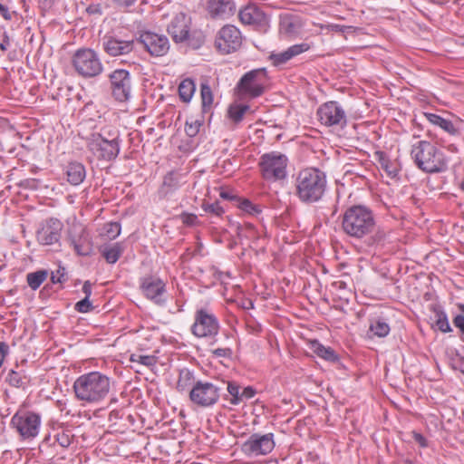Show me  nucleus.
Returning <instances> with one entry per match:
<instances>
[{"mask_svg":"<svg viewBox=\"0 0 464 464\" xmlns=\"http://www.w3.org/2000/svg\"><path fill=\"white\" fill-rule=\"evenodd\" d=\"M266 82L267 75L265 68L256 69L246 72L237 85L239 98L245 96L251 98L261 96L265 92Z\"/></svg>","mask_w":464,"mask_h":464,"instance_id":"nucleus-9","label":"nucleus"},{"mask_svg":"<svg viewBox=\"0 0 464 464\" xmlns=\"http://www.w3.org/2000/svg\"><path fill=\"white\" fill-rule=\"evenodd\" d=\"M140 288L147 298L153 300L156 304L161 302V295L165 292V285L160 278L155 276L142 278Z\"/></svg>","mask_w":464,"mask_h":464,"instance_id":"nucleus-20","label":"nucleus"},{"mask_svg":"<svg viewBox=\"0 0 464 464\" xmlns=\"http://www.w3.org/2000/svg\"><path fill=\"white\" fill-rule=\"evenodd\" d=\"M208 9L213 18H227L235 12V5L231 0H208Z\"/></svg>","mask_w":464,"mask_h":464,"instance_id":"nucleus-23","label":"nucleus"},{"mask_svg":"<svg viewBox=\"0 0 464 464\" xmlns=\"http://www.w3.org/2000/svg\"><path fill=\"white\" fill-rule=\"evenodd\" d=\"M110 389V378L100 372L82 374L73 383L76 399L89 404L102 401L109 394Z\"/></svg>","mask_w":464,"mask_h":464,"instance_id":"nucleus-3","label":"nucleus"},{"mask_svg":"<svg viewBox=\"0 0 464 464\" xmlns=\"http://www.w3.org/2000/svg\"><path fill=\"white\" fill-rule=\"evenodd\" d=\"M286 166V156L276 151L264 154L259 161L262 176L266 180L276 181L285 179Z\"/></svg>","mask_w":464,"mask_h":464,"instance_id":"nucleus-10","label":"nucleus"},{"mask_svg":"<svg viewBox=\"0 0 464 464\" xmlns=\"http://www.w3.org/2000/svg\"><path fill=\"white\" fill-rule=\"evenodd\" d=\"M67 179L72 185H79L85 179V168L82 163L72 162L67 167Z\"/></svg>","mask_w":464,"mask_h":464,"instance_id":"nucleus-26","label":"nucleus"},{"mask_svg":"<svg viewBox=\"0 0 464 464\" xmlns=\"http://www.w3.org/2000/svg\"><path fill=\"white\" fill-rule=\"evenodd\" d=\"M65 269L63 267H59L56 272L52 273L51 280L53 283H62L64 279Z\"/></svg>","mask_w":464,"mask_h":464,"instance_id":"nucleus-50","label":"nucleus"},{"mask_svg":"<svg viewBox=\"0 0 464 464\" xmlns=\"http://www.w3.org/2000/svg\"><path fill=\"white\" fill-rule=\"evenodd\" d=\"M390 333V326L389 324L382 321V320H380V319H377V320H373L371 322V324H370V327H369V331H368V335L370 337H385L386 335H388Z\"/></svg>","mask_w":464,"mask_h":464,"instance_id":"nucleus-29","label":"nucleus"},{"mask_svg":"<svg viewBox=\"0 0 464 464\" xmlns=\"http://www.w3.org/2000/svg\"><path fill=\"white\" fill-rule=\"evenodd\" d=\"M316 115L320 123L326 127L343 128L347 123L344 109L334 101L326 102L320 105Z\"/></svg>","mask_w":464,"mask_h":464,"instance_id":"nucleus-12","label":"nucleus"},{"mask_svg":"<svg viewBox=\"0 0 464 464\" xmlns=\"http://www.w3.org/2000/svg\"><path fill=\"white\" fill-rule=\"evenodd\" d=\"M121 234V225L118 222L106 223L101 231V236L105 239H115Z\"/></svg>","mask_w":464,"mask_h":464,"instance_id":"nucleus-33","label":"nucleus"},{"mask_svg":"<svg viewBox=\"0 0 464 464\" xmlns=\"http://www.w3.org/2000/svg\"><path fill=\"white\" fill-rule=\"evenodd\" d=\"M223 389L218 381H197L189 391V400L197 406L209 407L218 401Z\"/></svg>","mask_w":464,"mask_h":464,"instance_id":"nucleus-8","label":"nucleus"},{"mask_svg":"<svg viewBox=\"0 0 464 464\" xmlns=\"http://www.w3.org/2000/svg\"><path fill=\"white\" fill-rule=\"evenodd\" d=\"M255 394H256V391L252 387H250V386L245 387L242 391L240 390V396H239L240 402L253 398L255 396Z\"/></svg>","mask_w":464,"mask_h":464,"instance_id":"nucleus-49","label":"nucleus"},{"mask_svg":"<svg viewBox=\"0 0 464 464\" xmlns=\"http://www.w3.org/2000/svg\"><path fill=\"white\" fill-rule=\"evenodd\" d=\"M249 110L250 107L246 104H232L228 109V115L235 122H239Z\"/></svg>","mask_w":464,"mask_h":464,"instance_id":"nucleus-36","label":"nucleus"},{"mask_svg":"<svg viewBox=\"0 0 464 464\" xmlns=\"http://www.w3.org/2000/svg\"><path fill=\"white\" fill-rule=\"evenodd\" d=\"M140 42L152 56H163L169 49V43L165 35L152 32H144L140 36Z\"/></svg>","mask_w":464,"mask_h":464,"instance_id":"nucleus-17","label":"nucleus"},{"mask_svg":"<svg viewBox=\"0 0 464 464\" xmlns=\"http://www.w3.org/2000/svg\"><path fill=\"white\" fill-rule=\"evenodd\" d=\"M303 24L299 16L291 14H285L280 16V34L293 37L298 35L302 31Z\"/></svg>","mask_w":464,"mask_h":464,"instance_id":"nucleus-22","label":"nucleus"},{"mask_svg":"<svg viewBox=\"0 0 464 464\" xmlns=\"http://www.w3.org/2000/svg\"><path fill=\"white\" fill-rule=\"evenodd\" d=\"M246 227H247V228H249L250 230H253V229H254V227H253L252 225H250V224H248Z\"/></svg>","mask_w":464,"mask_h":464,"instance_id":"nucleus-63","label":"nucleus"},{"mask_svg":"<svg viewBox=\"0 0 464 464\" xmlns=\"http://www.w3.org/2000/svg\"><path fill=\"white\" fill-rule=\"evenodd\" d=\"M196 90L194 82L191 79L183 80L179 86V94L180 99L188 102L191 100Z\"/></svg>","mask_w":464,"mask_h":464,"instance_id":"nucleus-30","label":"nucleus"},{"mask_svg":"<svg viewBox=\"0 0 464 464\" xmlns=\"http://www.w3.org/2000/svg\"><path fill=\"white\" fill-rule=\"evenodd\" d=\"M310 349L317 356L326 361L334 362L337 359V356L332 348L324 346L316 340H314L310 343Z\"/></svg>","mask_w":464,"mask_h":464,"instance_id":"nucleus-28","label":"nucleus"},{"mask_svg":"<svg viewBox=\"0 0 464 464\" xmlns=\"http://www.w3.org/2000/svg\"><path fill=\"white\" fill-rule=\"evenodd\" d=\"M14 40L13 38L8 34L7 32H4L2 34L1 39H0V50L2 52H7L13 47Z\"/></svg>","mask_w":464,"mask_h":464,"instance_id":"nucleus-43","label":"nucleus"},{"mask_svg":"<svg viewBox=\"0 0 464 464\" xmlns=\"http://www.w3.org/2000/svg\"><path fill=\"white\" fill-rule=\"evenodd\" d=\"M220 384L227 385V391L230 396V398L228 399L230 403L233 405L239 404L240 403L239 396H240L241 387L235 382H219V385Z\"/></svg>","mask_w":464,"mask_h":464,"instance_id":"nucleus-35","label":"nucleus"},{"mask_svg":"<svg viewBox=\"0 0 464 464\" xmlns=\"http://www.w3.org/2000/svg\"><path fill=\"white\" fill-rule=\"evenodd\" d=\"M136 0H113V2L120 7H128L134 4Z\"/></svg>","mask_w":464,"mask_h":464,"instance_id":"nucleus-56","label":"nucleus"},{"mask_svg":"<svg viewBox=\"0 0 464 464\" xmlns=\"http://www.w3.org/2000/svg\"><path fill=\"white\" fill-rule=\"evenodd\" d=\"M413 438L415 441L418 442L421 447L427 446L426 439L421 434L414 432Z\"/></svg>","mask_w":464,"mask_h":464,"instance_id":"nucleus-57","label":"nucleus"},{"mask_svg":"<svg viewBox=\"0 0 464 464\" xmlns=\"http://www.w3.org/2000/svg\"><path fill=\"white\" fill-rule=\"evenodd\" d=\"M133 48V40H121L115 37H108L103 42V49L111 56L128 54Z\"/></svg>","mask_w":464,"mask_h":464,"instance_id":"nucleus-21","label":"nucleus"},{"mask_svg":"<svg viewBox=\"0 0 464 464\" xmlns=\"http://www.w3.org/2000/svg\"><path fill=\"white\" fill-rule=\"evenodd\" d=\"M6 381L14 387H20L23 384L21 374L13 370L7 374Z\"/></svg>","mask_w":464,"mask_h":464,"instance_id":"nucleus-44","label":"nucleus"},{"mask_svg":"<svg viewBox=\"0 0 464 464\" xmlns=\"http://www.w3.org/2000/svg\"><path fill=\"white\" fill-rule=\"evenodd\" d=\"M21 185L24 187L36 188V180L35 179H25L21 182Z\"/></svg>","mask_w":464,"mask_h":464,"instance_id":"nucleus-59","label":"nucleus"},{"mask_svg":"<svg viewBox=\"0 0 464 464\" xmlns=\"http://www.w3.org/2000/svg\"><path fill=\"white\" fill-rule=\"evenodd\" d=\"M411 155L417 167L427 173L441 172L447 169L444 154L430 141L420 140L413 144Z\"/></svg>","mask_w":464,"mask_h":464,"instance_id":"nucleus-5","label":"nucleus"},{"mask_svg":"<svg viewBox=\"0 0 464 464\" xmlns=\"http://www.w3.org/2000/svg\"><path fill=\"white\" fill-rule=\"evenodd\" d=\"M275 448L273 433L252 434L242 445V450L248 455H266Z\"/></svg>","mask_w":464,"mask_h":464,"instance_id":"nucleus-15","label":"nucleus"},{"mask_svg":"<svg viewBox=\"0 0 464 464\" xmlns=\"http://www.w3.org/2000/svg\"><path fill=\"white\" fill-rule=\"evenodd\" d=\"M82 292L85 295L84 298L89 299L92 295V284L90 281H85L82 285Z\"/></svg>","mask_w":464,"mask_h":464,"instance_id":"nucleus-55","label":"nucleus"},{"mask_svg":"<svg viewBox=\"0 0 464 464\" xmlns=\"http://www.w3.org/2000/svg\"><path fill=\"white\" fill-rule=\"evenodd\" d=\"M310 48L307 44H300L290 46L287 50L271 53L269 56L270 61L276 66L282 65L291 60L293 57L307 51Z\"/></svg>","mask_w":464,"mask_h":464,"instance_id":"nucleus-24","label":"nucleus"},{"mask_svg":"<svg viewBox=\"0 0 464 464\" xmlns=\"http://www.w3.org/2000/svg\"><path fill=\"white\" fill-rule=\"evenodd\" d=\"M203 208L206 212L212 213L216 216H221L224 213V209L219 205L218 202H214L211 204H204Z\"/></svg>","mask_w":464,"mask_h":464,"instance_id":"nucleus-45","label":"nucleus"},{"mask_svg":"<svg viewBox=\"0 0 464 464\" xmlns=\"http://www.w3.org/2000/svg\"><path fill=\"white\" fill-rule=\"evenodd\" d=\"M57 443L63 448L70 446L72 439V435L70 431L62 430L55 435Z\"/></svg>","mask_w":464,"mask_h":464,"instance_id":"nucleus-42","label":"nucleus"},{"mask_svg":"<svg viewBox=\"0 0 464 464\" xmlns=\"http://www.w3.org/2000/svg\"><path fill=\"white\" fill-rule=\"evenodd\" d=\"M111 93L119 102H126L131 94V78L128 71L119 69L110 75Z\"/></svg>","mask_w":464,"mask_h":464,"instance_id":"nucleus-14","label":"nucleus"},{"mask_svg":"<svg viewBox=\"0 0 464 464\" xmlns=\"http://www.w3.org/2000/svg\"><path fill=\"white\" fill-rule=\"evenodd\" d=\"M436 322L435 324L442 333H448L451 331L450 325L449 324L447 315L442 311L436 312Z\"/></svg>","mask_w":464,"mask_h":464,"instance_id":"nucleus-40","label":"nucleus"},{"mask_svg":"<svg viewBox=\"0 0 464 464\" xmlns=\"http://www.w3.org/2000/svg\"><path fill=\"white\" fill-rule=\"evenodd\" d=\"M380 166L382 169L385 170V172L388 174V176L394 178L397 176L398 169L397 166L392 163L389 159L381 157L380 158Z\"/></svg>","mask_w":464,"mask_h":464,"instance_id":"nucleus-41","label":"nucleus"},{"mask_svg":"<svg viewBox=\"0 0 464 464\" xmlns=\"http://www.w3.org/2000/svg\"><path fill=\"white\" fill-rule=\"evenodd\" d=\"M46 278L47 272L45 270L29 273L26 276L27 284L33 290H36Z\"/></svg>","mask_w":464,"mask_h":464,"instance_id":"nucleus-32","label":"nucleus"},{"mask_svg":"<svg viewBox=\"0 0 464 464\" xmlns=\"http://www.w3.org/2000/svg\"><path fill=\"white\" fill-rule=\"evenodd\" d=\"M197 220V216L188 214L183 217V222L187 225H193Z\"/></svg>","mask_w":464,"mask_h":464,"instance_id":"nucleus-58","label":"nucleus"},{"mask_svg":"<svg viewBox=\"0 0 464 464\" xmlns=\"http://www.w3.org/2000/svg\"><path fill=\"white\" fill-rule=\"evenodd\" d=\"M69 240L79 256H89L92 243L89 233L82 225H73L69 230Z\"/></svg>","mask_w":464,"mask_h":464,"instance_id":"nucleus-16","label":"nucleus"},{"mask_svg":"<svg viewBox=\"0 0 464 464\" xmlns=\"http://www.w3.org/2000/svg\"><path fill=\"white\" fill-rule=\"evenodd\" d=\"M462 372L464 373V369L462 370Z\"/></svg>","mask_w":464,"mask_h":464,"instance_id":"nucleus-64","label":"nucleus"},{"mask_svg":"<svg viewBox=\"0 0 464 464\" xmlns=\"http://www.w3.org/2000/svg\"><path fill=\"white\" fill-rule=\"evenodd\" d=\"M220 197H221L222 198H225V199H232V198H233V197H232V196H230V194H229L228 192H227V191H222V192L220 193Z\"/></svg>","mask_w":464,"mask_h":464,"instance_id":"nucleus-60","label":"nucleus"},{"mask_svg":"<svg viewBox=\"0 0 464 464\" xmlns=\"http://www.w3.org/2000/svg\"><path fill=\"white\" fill-rule=\"evenodd\" d=\"M242 43L239 30L231 24L223 26L218 32L215 44L216 47L222 53H230L236 51Z\"/></svg>","mask_w":464,"mask_h":464,"instance_id":"nucleus-13","label":"nucleus"},{"mask_svg":"<svg viewBox=\"0 0 464 464\" xmlns=\"http://www.w3.org/2000/svg\"><path fill=\"white\" fill-rule=\"evenodd\" d=\"M241 23L245 24H258L265 20V14L254 5H249L238 14Z\"/></svg>","mask_w":464,"mask_h":464,"instance_id":"nucleus-25","label":"nucleus"},{"mask_svg":"<svg viewBox=\"0 0 464 464\" xmlns=\"http://www.w3.org/2000/svg\"><path fill=\"white\" fill-rule=\"evenodd\" d=\"M219 331V323L214 314L207 309H198L195 313L191 333L198 338H213Z\"/></svg>","mask_w":464,"mask_h":464,"instance_id":"nucleus-11","label":"nucleus"},{"mask_svg":"<svg viewBox=\"0 0 464 464\" xmlns=\"http://www.w3.org/2000/svg\"><path fill=\"white\" fill-rule=\"evenodd\" d=\"M425 118L428 120L429 122H430L433 125L439 126L443 130L447 131L450 134H456L458 132L457 128H455L454 124L440 115H437L435 113H424Z\"/></svg>","mask_w":464,"mask_h":464,"instance_id":"nucleus-27","label":"nucleus"},{"mask_svg":"<svg viewBox=\"0 0 464 464\" xmlns=\"http://www.w3.org/2000/svg\"><path fill=\"white\" fill-rule=\"evenodd\" d=\"M75 309L80 313H88L92 309V305L89 299L83 298L76 303Z\"/></svg>","mask_w":464,"mask_h":464,"instance_id":"nucleus-48","label":"nucleus"},{"mask_svg":"<svg viewBox=\"0 0 464 464\" xmlns=\"http://www.w3.org/2000/svg\"><path fill=\"white\" fill-rule=\"evenodd\" d=\"M190 29V18L185 14H177L168 26V33L176 43L188 39Z\"/></svg>","mask_w":464,"mask_h":464,"instance_id":"nucleus-19","label":"nucleus"},{"mask_svg":"<svg viewBox=\"0 0 464 464\" xmlns=\"http://www.w3.org/2000/svg\"><path fill=\"white\" fill-rule=\"evenodd\" d=\"M123 252V248L120 243H116L103 251V256L110 264H114L118 261Z\"/></svg>","mask_w":464,"mask_h":464,"instance_id":"nucleus-31","label":"nucleus"},{"mask_svg":"<svg viewBox=\"0 0 464 464\" xmlns=\"http://www.w3.org/2000/svg\"><path fill=\"white\" fill-rule=\"evenodd\" d=\"M72 63L75 72L83 78L96 77L103 70L98 54L89 48L77 50L72 56Z\"/></svg>","mask_w":464,"mask_h":464,"instance_id":"nucleus-7","label":"nucleus"},{"mask_svg":"<svg viewBox=\"0 0 464 464\" xmlns=\"http://www.w3.org/2000/svg\"><path fill=\"white\" fill-rule=\"evenodd\" d=\"M265 464H277V461L276 460H269V461H266Z\"/></svg>","mask_w":464,"mask_h":464,"instance_id":"nucleus-62","label":"nucleus"},{"mask_svg":"<svg viewBox=\"0 0 464 464\" xmlns=\"http://www.w3.org/2000/svg\"><path fill=\"white\" fill-rule=\"evenodd\" d=\"M131 362H136L142 366L152 367L157 363V359L153 355H143L140 353H132L130 357Z\"/></svg>","mask_w":464,"mask_h":464,"instance_id":"nucleus-37","label":"nucleus"},{"mask_svg":"<svg viewBox=\"0 0 464 464\" xmlns=\"http://www.w3.org/2000/svg\"><path fill=\"white\" fill-rule=\"evenodd\" d=\"M14 14V11H10L5 5L0 3V15H2L5 20H11Z\"/></svg>","mask_w":464,"mask_h":464,"instance_id":"nucleus-51","label":"nucleus"},{"mask_svg":"<svg viewBox=\"0 0 464 464\" xmlns=\"http://www.w3.org/2000/svg\"><path fill=\"white\" fill-rule=\"evenodd\" d=\"M193 374L187 369H183L179 372V380L177 382V389L179 392L186 391L190 385L193 386Z\"/></svg>","mask_w":464,"mask_h":464,"instance_id":"nucleus-34","label":"nucleus"},{"mask_svg":"<svg viewBox=\"0 0 464 464\" xmlns=\"http://www.w3.org/2000/svg\"><path fill=\"white\" fill-rule=\"evenodd\" d=\"M200 95H201V102H202V108L205 111L207 109H209L212 102H213V95L212 91L209 86L206 84L201 85L200 90Z\"/></svg>","mask_w":464,"mask_h":464,"instance_id":"nucleus-39","label":"nucleus"},{"mask_svg":"<svg viewBox=\"0 0 464 464\" xmlns=\"http://www.w3.org/2000/svg\"><path fill=\"white\" fill-rule=\"evenodd\" d=\"M10 424L23 440L31 441L41 430L42 417L34 411L19 410L13 415Z\"/></svg>","mask_w":464,"mask_h":464,"instance_id":"nucleus-6","label":"nucleus"},{"mask_svg":"<svg viewBox=\"0 0 464 464\" xmlns=\"http://www.w3.org/2000/svg\"><path fill=\"white\" fill-rule=\"evenodd\" d=\"M8 353V345L5 343L0 342V367L2 366L5 356Z\"/></svg>","mask_w":464,"mask_h":464,"instance_id":"nucleus-54","label":"nucleus"},{"mask_svg":"<svg viewBox=\"0 0 464 464\" xmlns=\"http://www.w3.org/2000/svg\"><path fill=\"white\" fill-rule=\"evenodd\" d=\"M163 186L169 187L170 188H176L179 186V180L177 179V175L174 172H169L164 177Z\"/></svg>","mask_w":464,"mask_h":464,"instance_id":"nucleus-46","label":"nucleus"},{"mask_svg":"<svg viewBox=\"0 0 464 464\" xmlns=\"http://www.w3.org/2000/svg\"><path fill=\"white\" fill-rule=\"evenodd\" d=\"M239 208L251 215L259 212L257 208L247 199H244L239 203Z\"/></svg>","mask_w":464,"mask_h":464,"instance_id":"nucleus-47","label":"nucleus"},{"mask_svg":"<svg viewBox=\"0 0 464 464\" xmlns=\"http://www.w3.org/2000/svg\"><path fill=\"white\" fill-rule=\"evenodd\" d=\"M87 149L98 160L111 161L120 153V133L117 130L102 129L101 132L91 134Z\"/></svg>","mask_w":464,"mask_h":464,"instance_id":"nucleus-4","label":"nucleus"},{"mask_svg":"<svg viewBox=\"0 0 464 464\" xmlns=\"http://www.w3.org/2000/svg\"><path fill=\"white\" fill-rule=\"evenodd\" d=\"M454 325L464 334V314H458L453 319Z\"/></svg>","mask_w":464,"mask_h":464,"instance_id":"nucleus-53","label":"nucleus"},{"mask_svg":"<svg viewBox=\"0 0 464 464\" xmlns=\"http://www.w3.org/2000/svg\"><path fill=\"white\" fill-rule=\"evenodd\" d=\"M459 310L462 312V314H464V304H460L459 305Z\"/></svg>","mask_w":464,"mask_h":464,"instance_id":"nucleus-61","label":"nucleus"},{"mask_svg":"<svg viewBox=\"0 0 464 464\" xmlns=\"http://www.w3.org/2000/svg\"><path fill=\"white\" fill-rule=\"evenodd\" d=\"M201 126L202 121L190 117L186 121L185 132L188 137L193 138L198 133Z\"/></svg>","mask_w":464,"mask_h":464,"instance_id":"nucleus-38","label":"nucleus"},{"mask_svg":"<svg viewBox=\"0 0 464 464\" xmlns=\"http://www.w3.org/2000/svg\"><path fill=\"white\" fill-rule=\"evenodd\" d=\"M63 223L57 218L47 219L37 231V241L45 246L53 245L61 238Z\"/></svg>","mask_w":464,"mask_h":464,"instance_id":"nucleus-18","label":"nucleus"},{"mask_svg":"<svg viewBox=\"0 0 464 464\" xmlns=\"http://www.w3.org/2000/svg\"><path fill=\"white\" fill-rule=\"evenodd\" d=\"M216 357H230L232 352L229 348H218L212 351Z\"/></svg>","mask_w":464,"mask_h":464,"instance_id":"nucleus-52","label":"nucleus"},{"mask_svg":"<svg viewBox=\"0 0 464 464\" xmlns=\"http://www.w3.org/2000/svg\"><path fill=\"white\" fill-rule=\"evenodd\" d=\"M342 229L343 233L354 239L375 237L381 240L384 233L377 231V223L372 210L364 205H353L345 209L342 215Z\"/></svg>","mask_w":464,"mask_h":464,"instance_id":"nucleus-1","label":"nucleus"},{"mask_svg":"<svg viewBox=\"0 0 464 464\" xmlns=\"http://www.w3.org/2000/svg\"><path fill=\"white\" fill-rule=\"evenodd\" d=\"M295 193L298 199L313 204L323 199L327 189V179L324 171L316 168L300 170L295 180Z\"/></svg>","mask_w":464,"mask_h":464,"instance_id":"nucleus-2","label":"nucleus"}]
</instances>
